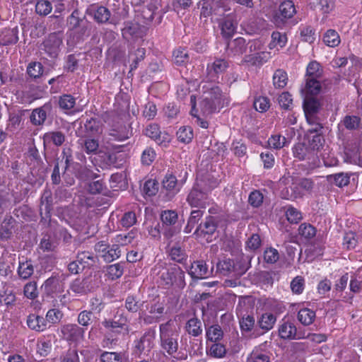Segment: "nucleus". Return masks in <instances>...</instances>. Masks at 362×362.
<instances>
[{"label": "nucleus", "mask_w": 362, "mask_h": 362, "mask_svg": "<svg viewBox=\"0 0 362 362\" xmlns=\"http://www.w3.org/2000/svg\"><path fill=\"white\" fill-rule=\"evenodd\" d=\"M83 20L79 17V11L74 10L67 18V25L71 30H74L81 26Z\"/></svg>", "instance_id": "59"}, {"label": "nucleus", "mask_w": 362, "mask_h": 362, "mask_svg": "<svg viewBox=\"0 0 362 362\" xmlns=\"http://www.w3.org/2000/svg\"><path fill=\"white\" fill-rule=\"evenodd\" d=\"M228 67V62L223 59H216L211 66H208L209 74L212 72L214 74H219L223 73Z\"/></svg>", "instance_id": "46"}, {"label": "nucleus", "mask_w": 362, "mask_h": 362, "mask_svg": "<svg viewBox=\"0 0 362 362\" xmlns=\"http://www.w3.org/2000/svg\"><path fill=\"white\" fill-rule=\"evenodd\" d=\"M204 215V211L201 209L193 210L190 213V216L187 221V224L185 228V233H190L195 225L199 222Z\"/></svg>", "instance_id": "40"}, {"label": "nucleus", "mask_w": 362, "mask_h": 362, "mask_svg": "<svg viewBox=\"0 0 362 362\" xmlns=\"http://www.w3.org/2000/svg\"><path fill=\"white\" fill-rule=\"evenodd\" d=\"M169 256L172 260L180 264H184L187 259L185 251L180 246L173 247L169 252Z\"/></svg>", "instance_id": "41"}, {"label": "nucleus", "mask_w": 362, "mask_h": 362, "mask_svg": "<svg viewBox=\"0 0 362 362\" xmlns=\"http://www.w3.org/2000/svg\"><path fill=\"white\" fill-rule=\"evenodd\" d=\"M52 10V4L47 0H39L35 4V12L41 16H47Z\"/></svg>", "instance_id": "47"}, {"label": "nucleus", "mask_w": 362, "mask_h": 362, "mask_svg": "<svg viewBox=\"0 0 362 362\" xmlns=\"http://www.w3.org/2000/svg\"><path fill=\"white\" fill-rule=\"evenodd\" d=\"M88 14L93 16L95 22L99 24L111 23L115 24L114 19L111 18L110 11L105 6H98L96 8H91Z\"/></svg>", "instance_id": "13"}, {"label": "nucleus", "mask_w": 362, "mask_h": 362, "mask_svg": "<svg viewBox=\"0 0 362 362\" xmlns=\"http://www.w3.org/2000/svg\"><path fill=\"white\" fill-rule=\"evenodd\" d=\"M237 23L231 18H225L221 23V34L226 39L233 37L235 33Z\"/></svg>", "instance_id": "26"}, {"label": "nucleus", "mask_w": 362, "mask_h": 362, "mask_svg": "<svg viewBox=\"0 0 362 362\" xmlns=\"http://www.w3.org/2000/svg\"><path fill=\"white\" fill-rule=\"evenodd\" d=\"M276 321V316L272 313L262 314L257 321V325L263 330V333L272 329Z\"/></svg>", "instance_id": "22"}, {"label": "nucleus", "mask_w": 362, "mask_h": 362, "mask_svg": "<svg viewBox=\"0 0 362 362\" xmlns=\"http://www.w3.org/2000/svg\"><path fill=\"white\" fill-rule=\"evenodd\" d=\"M286 216L287 220L291 223H298L302 218L301 213L291 206H288Z\"/></svg>", "instance_id": "61"}, {"label": "nucleus", "mask_w": 362, "mask_h": 362, "mask_svg": "<svg viewBox=\"0 0 362 362\" xmlns=\"http://www.w3.org/2000/svg\"><path fill=\"white\" fill-rule=\"evenodd\" d=\"M58 105L62 110L67 112L74 107L76 105V98L71 95H63L59 97Z\"/></svg>", "instance_id": "39"}, {"label": "nucleus", "mask_w": 362, "mask_h": 362, "mask_svg": "<svg viewBox=\"0 0 362 362\" xmlns=\"http://www.w3.org/2000/svg\"><path fill=\"white\" fill-rule=\"evenodd\" d=\"M288 81L287 74L282 69H277L273 76V84L275 88H284Z\"/></svg>", "instance_id": "43"}, {"label": "nucleus", "mask_w": 362, "mask_h": 362, "mask_svg": "<svg viewBox=\"0 0 362 362\" xmlns=\"http://www.w3.org/2000/svg\"><path fill=\"white\" fill-rule=\"evenodd\" d=\"M103 325L107 329H114L115 328L124 329L127 334L129 332V326L127 325V318L122 317L118 320H105L102 322Z\"/></svg>", "instance_id": "34"}, {"label": "nucleus", "mask_w": 362, "mask_h": 362, "mask_svg": "<svg viewBox=\"0 0 362 362\" xmlns=\"http://www.w3.org/2000/svg\"><path fill=\"white\" fill-rule=\"evenodd\" d=\"M293 151L294 156L301 160L315 159L316 157V153L312 151L303 143L296 144Z\"/></svg>", "instance_id": "20"}, {"label": "nucleus", "mask_w": 362, "mask_h": 362, "mask_svg": "<svg viewBox=\"0 0 362 362\" xmlns=\"http://www.w3.org/2000/svg\"><path fill=\"white\" fill-rule=\"evenodd\" d=\"M303 107L305 115L317 114L321 107V104L319 100L315 97L305 95Z\"/></svg>", "instance_id": "23"}, {"label": "nucleus", "mask_w": 362, "mask_h": 362, "mask_svg": "<svg viewBox=\"0 0 362 362\" xmlns=\"http://www.w3.org/2000/svg\"><path fill=\"white\" fill-rule=\"evenodd\" d=\"M26 324L30 329L37 332H43L47 328L45 318L35 314H30L27 317Z\"/></svg>", "instance_id": "18"}, {"label": "nucleus", "mask_w": 362, "mask_h": 362, "mask_svg": "<svg viewBox=\"0 0 362 362\" xmlns=\"http://www.w3.org/2000/svg\"><path fill=\"white\" fill-rule=\"evenodd\" d=\"M221 107V106L218 105V100L214 102L211 100V98H207L206 95L200 103L201 110L206 115L214 113Z\"/></svg>", "instance_id": "30"}, {"label": "nucleus", "mask_w": 362, "mask_h": 362, "mask_svg": "<svg viewBox=\"0 0 362 362\" xmlns=\"http://www.w3.org/2000/svg\"><path fill=\"white\" fill-rule=\"evenodd\" d=\"M177 136L180 141L182 143H189L193 138L192 130L189 127H182L177 132Z\"/></svg>", "instance_id": "55"}, {"label": "nucleus", "mask_w": 362, "mask_h": 362, "mask_svg": "<svg viewBox=\"0 0 362 362\" xmlns=\"http://www.w3.org/2000/svg\"><path fill=\"white\" fill-rule=\"evenodd\" d=\"M44 141L52 143L57 146H60L65 141V135L59 131L49 132L44 134Z\"/></svg>", "instance_id": "31"}, {"label": "nucleus", "mask_w": 362, "mask_h": 362, "mask_svg": "<svg viewBox=\"0 0 362 362\" xmlns=\"http://www.w3.org/2000/svg\"><path fill=\"white\" fill-rule=\"evenodd\" d=\"M144 134L154 140L158 144L169 142V136L166 133H162L157 124L151 123L148 124L143 131Z\"/></svg>", "instance_id": "12"}, {"label": "nucleus", "mask_w": 362, "mask_h": 362, "mask_svg": "<svg viewBox=\"0 0 362 362\" xmlns=\"http://www.w3.org/2000/svg\"><path fill=\"white\" fill-rule=\"evenodd\" d=\"M143 303H141L134 296H129L125 300V308L131 313H136L141 309Z\"/></svg>", "instance_id": "54"}, {"label": "nucleus", "mask_w": 362, "mask_h": 362, "mask_svg": "<svg viewBox=\"0 0 362 362\" xmlns=\"http://www.w3.org/2000/svg\"><path fill=\"white\" fill-rule=\"evenodd\" d=\"M321 74L320 64L315 61L311 62L307 67L308 78H318Z\"/></svg>", "instance_id": "60"}, {"label": "nucleus", "mask_w": 362, "mask_h": 362, "mask_svg": "<svg viewBox=\"0 0 362 362\" xmlns=\"http://www.w3.org/2000/svg\"><path fill=\"white\" fill-rule=\"evenodd\" d=\"M83 149L87 154H95L99 148V141L98 139L90 137H86L78 141Z\"/></svg>", "instance_id": "27"}, {"label": "nucleus", "mask_w": 362, "mask_h": 362, "mask_svg": "<svg viewBox=\"0 0 362 362\" xmlns=\"http://www.w3.org/2000/svg\"><path fill=\"white\" fill-rule=\"evenodd\" d=\"M52 110L51 103H47L42 106L34 109L30 116V122L35 126L42 125L47 119V114H49Z\"/></svg>", "instance_id": "11"}, {"label": "nucleus", "mask_w": 362, "mask_h": 362, "mask_svg": "<svg viewBox=\"0 0 362 362\" xmlns=\"http://www.w3.org/2000/svg\"><path fill=\"white\" fill-rule=\"evenodd\" d=\"M86 132L90 135H95L101 132L100 124L98 120L94 118L87 119L85 124Z\"/></svg>", "instance_id": "49"}, {"label": "nucleus", "mask_w": 362, "mask_h": 362, "mask_svg": "<svg viewBox=\"0 0 362 362\" xmlns=\"http://www.w3.org/2000/svg\"><path fill=\"white\" fill-rule=\"evenodd\" d=\"M44 71V67L40 62H30L27 67V74L34 79L40 78Z\"/></svg>", "instance_id": "45"}, {"label": "nucleus", "mask_w": 362, "mask_h": 362, "mask_svg": "<svg viewBox=\"0 0 362 362\" xmlns=\"http://www.w3.org/2000/svg\"><path fill=\"white\" fill-rule=\"evenodd\" d=\"M163 187L169 192V196L170 197L180 190L177 187V178L172 174H167L165 176L163 180Z\"/></svg>", "instance_id": "28"}, {"label": "nucleus", "mask_w": 362, "mask_h": 362, "mask_svg": "<svg viewBox=\"0 0 362 362\" xmlns=\"http://www.w3.org/2000/svg\"><path fill=\"white\" fill-rule=\"evenodd\" d=\"M288 141L280 134L272 135L268 140V145L274 149H281L286 146Z\"/></svg>", "instance_id": "50"}, {"label": "nucleus", "mask_w": 362, "mask_h": 362, "mask_svg": "<svg viewBox=\"0 0 362 362\" xmlns=\"http://www.w3.org/2000/svg\"><path fill=\"white\" fill-rule=\"evenodd\" d=\"M143 191L148 197L155 195L158 191V182L155 180H147L144 183Z\"/></svg>", "instance_id": "62"}, {"label": "nucleus", "mask_w": 362, "mask_h": 362, "mask_svg": "<svg viewBox=\"0 0 362 362\" xmlns=\"http://www.w3.org/2000/svg\"><path fill=\"white\" fill-rule=\"evenodd\" d=\"M234 270V263L230 259L219 261L216 264V272L223 276L229 275Z\"/></svg>", "instance_id": "37"}, {"label": "nucleus", "mask_w": 362, "mask_h": 362, "mask_svg": "<svg viewBox=\"0 0 362 362\" xmlns=\"http://www.w3.org/2000/svg\"><path fill=\"white\" fill-rule=\"evenodd\" d=\"M121 255V251L119 250V247L118 245H113L111 248H109L107 250L106 253L102 255L104 260L110 262L117 258H119Z\"/></svg>", "instance_id": "57"}, {"label": "nucleus", "mask_w": 362, "mask_h": 362, "mask_svg": "<svg viewBox=\"0 0 362 362\" xmlns=\"http://www.w3.org/2000/svg\"><path fill=\"white\" fill-rule=\"evenodd\" d=\"M156 332L153 329H147L142 337L135 342L134 354L139 358L142 354L148 355L153 347Z\"/></svg>", "instance_id": "6"}, {"label": "nucleus", "mask_w": 362, "mask_h": 362, "mask_svg": "<svg viewBox=\"0 0 362 362\" xmlns=\"http://www.w3.org/2000/svg\"><path fill=\"white\" fill-rule=\"evenodd\" d=\"M122 34L124 38L130 40L142 37L145 33H144L143 29L139 23L127 21L124 23Z\"/></svg>", "instance_id": "14"}, {"label": "nucleus", "mask_w": 362, "mask_h": 362, "mask_svg": "<svg viewBox=\"0 0 362 362\" xmlns=\"http://www.w3.org/2000/svg\"><path fill=\"white\" fill-rule=\"evenodd\" d=\"M217 185L216 180L210 181L209 176L197 181L187 197V202L192 207L204 209L209 205V192Z\"/></svg>", "instance_id": "1"}, {"label": "nucleus", "mask_w": 362, "mask_h": 362, "mask_svg": "<svg viewBox=\"0 0 362 362\" xmlns=\"http://www.w3.org/2000/svg\"><path fill=\"white\" fill-rule=\"evenodd\" d=\"M90 282V277H86L83 279H76L71 284L70 289L78 294H86L93 288Z\"/></svg>", "instance_id": "17"}, {"label": "nucleus", "mask_w": 362, "mask_h": 362, "mask_svg": "<svg viewBox=\"0 0 362 362\" xmlns=\"http://www.w3.org/2000/svg\"><path fill=\"white\" fill-rule=\"evenodd\" d=\"M324 42L329 47H334L340 43V37L338 33L332 29L328 30L323 36Z\"/></svg>", "instance_id": "38"}, {"label": "nucleus", "mask_w": 362, "mask_h": 362, "mask_svg": "<svg viewBox=\"0 0 362 362\" xmlns=\"http://www.w3.org/2000/svg\"><path fill=\"white\" fill-rule=\"evenodd\" d=\"M62 44V37L60 33H50L43 42L44 50L51 57H56L59 47Z\"/></svg>", "instance_id": "9"}, {"label": "nucleus", "mask_w": 362, "mask_h": 362, "mask_svg": "<svg viewBox=\"0 0 362 362\" xmlns=\"http://www.w3.org/2000/svg\"><path fill=\"white\" fill-rule=\"evenodd\" d=\"M136 223V216L134 211L125 212L122 218L120 219V223L122 227L129 228L134 226Z\"/></svg>", "instance_id": "58"}, {"label": "nucleus", "mask_w": 362, "mask_h": 362, "mask_svg": "<svg viewBox=\"0 0 362 362\" xmlns=\"http://www.w3.org/2000/svg\"><path fill=\"white\" fill-rule=\"evenodd\" d=\"M76 257L83 269L94 266L97 262V257L88 251L78 252Z\"/></svg>", "instance_id": "25"}, {"label": "nucleus", "mask_w": 362, "mask_h": 362, "mask_svg": "<svg viewBox=\"0 0 362 362\" xmlns=\"http://www.w3.org/2000/svg\"><path fill=\"white\" fill-rule=\"evenodd\" d=\"M63 338L71 343H78L83 339L85 330L76 324H67L62 326Z\"/></svg>", "instance_id": "8"}, {"label": "nucleus", "mask_w": 362, "mask_h": 362, "mask_svg": "<svg viewBox=\"0 0 362 362\" xmlns=\"http://www.w3.org/2000/svg\"><path fill=\"white\" fill-rule=\"evenodd\" d=\"M18 30L14 28H3L0 30V45L8 46L16 44L18 40Z\"/></svg>", "instance_id": "16"}, {"label": "nucleus", "mask_w": 362, "mask_h": 362, "mask_svg": "<svg viewBox=\"0 0 362 362\" xmlns=\"http://www.w3.org/2000/svg\"><path fill=\"white\" fill-rule=\"evenodd\" d=\"M247 362H270V357L267 354L254 350L248 357Z\"/></svg>", "instance_id": "63"}, {"label": "nucleus", "mask_w": 362, "mask_h": 362, "mask_svg": "<svg viewBox=\"0 0 362 362\" xmlns=\"http://www.w3.org/2000/svg\"><path fill=\"white\" fill-rule=\"evenodd\" d=\"M255 319L252 315H244L240 319L239 324L241 331L245 333L250 332L255 326Z\"/></svg>", "instance_id": "36"}, {"label": "nucleus", "mask_w": 362, "mask_h": 362, "mask_svg": "<svg viewBox=\"0 0 362 362\" xmlns=\"http://www.w3.org/2000/svg\"><path fill=\"white\" fill-rule=\"evenodd\" d=\"M146 49L144 48H138L134 52L129 54V57L132 59V63L130 65V71L138 67L139 62L144 59Z\"/></svg>", "instance_id": "48"}, {"label": "nucleus", "mask_w": 362, "mask_h": 362, "mask_svg": "<svg viewBox=\"0 0 362 362\" xmlns=\"http://www.w3.org/2000/svg\"><path fill=\"white\" fill-rule=\"evenodd\" d=\"M101 362H122V354L105 351L100 355Z\"/></svg>", "instance_id": "64"}, {"label": "nucleus", "mask_w": 362, "mask_h": 362, "mask_svg": "<svg viewBox=\"0 0 362 362\" xmlns=\"http://www.w3.org/2000/svg\"><path fill=\"white\" fill-rule=\"evenodd\" d=\"M123 274V267L120 264H114L107 267L106 275L111 280H115Z\"/></svg>", "instance_id": "53"}, {"label": "nucleus", "mask_w": 362, "mask_h": 362, "mask_svg": "<svg viewBox=\"0 0 362 362\" xmlns=\"http://www.w3.org/2000/svg\"><path fill=\"white\" fill-rule=\"evenodd\" d=\"M316 317L315 313L309 308H303L298 311V320L303 325H311Z\"/></svg>", "instance_id": "33"}, {"label": "nucleus", "mask_w": 362, "mask_h": 362, "mask_svg": "<svg viewBox=\"0 0 362 362\" xmlns=\"http://www.w3.org/2000/svg\"><path fill=\"white\" fill-rule=\"evenodd\" d=\"M221 217L220 216H209L205 218L197 228L194 233L197 235H212L216 230Z\"/></svg>", "instance_id": "10"}, {"label": "nucleus", "mask_w": 362, "mask_h": 362, "mask_svg": "<svg viewBox=\"0 0 362 362\" xmlns=\"http://www.w3.org/2000/svg\"><path fill=\"white\" fill-rule=\"evenodd\" d=\"M296 13L294 3L291 0L284 1L279 6V13L274 16L273 22L276 26L282 28L286 20L291 18Z\"/></svg>", "instance_id": "7"}, {"label": "nucleus", "mask_w": 362, "mask_h": 362, "mask_svg": "<svg viewBox=\"0 0 362 362\" xmlns=\"http://www.w3.org/2000/svg\"><path fill=\"white\" fill-rule=\"evenodd\" d=\"M131 135L132 133L129 129V127L126 124H116L104 135L103 141L107 145V148L121 152L124 145H117L115 142L124 141L128 139Z\"/></svg>", "instance_id": "3"}, {"label": "nucleus", "mask_w": 362, "mask_h": 362, "mask_svg": "<svg viewBox=\"0 0 362 362\" xmlns=\"http://www.w3.org/2000/svg\"><path fill=\"white\" fill-rule=\"evenodd\" d=\"M42 287L47 295L53 296L63 292L64 284L59 276H52L44 282Z\"/></svg>", "instance_id": "15"}, {"label": "nucleus", "mask_w": 362, "mask_h": 362, "mask_svg": "<svg viewBox=\"0 0 362 362\" xmlns=\"http://www.w3.org/2000/svg\"><path fill=\"white\" fill-rule=\"evenodd\" d=\"M206 336L207 340L216 342L223 338V332L220 325H214L206 329Z\"/></svg>", "instance_id": "35"}, {"label": "nucleus", "mask_w": 362, "mask_h": 362, "mask_svg": "<svg viewBox=\"0 0 362 362\" xmlns=\"http://www.w3.org/2000/svg\"><path fill=\"white\" fill-rule=\"evenodd\" d=\"M189 274L192 279H203L208 274V268L203 260L196 261L192 264Z\"/></svg>", "instance_id": "21"}, {"label": "nucleus", "mask_w": 362, "mask_h": 362, "mask_svg": "<svg viewBox=\"0 0 362 362\" xmlns=\"http://www.w3.org/2000/svg\"><path fill=\"white\" fill-rule=\"evenodd\" d=\"M279 334L284 339H300L302 337L298 336L296 327L293 323L285 322L280 325L279 328Z\"/></svg>", "instance_id": "19"}, {"label": "nucleus", "mask_w": 362, "mask_h": 362, "mask_svg": "<svg viewBox=\"0 0 362 362\" xmlns=\"http://www.w3.org/2000/svg\"><path fill=\"white\" fill-rule=\"evenodd\" d=\"M160 340L161 347L169 355H173L178 349V332L176 329L172 320L159 326Z\"/></svg>", "instance_id": "2"}, {"label": "nucleus", "mask_w": 362, "mask_h": 362, "mask_svg": "<svg viewBox=\"0 0 362 362\" xmlns=\"http://www.w3.org/2000/svg\"><path fill=\"white\" fill-rule=\"evenodd\" d=\"M306 95L314 97L321 91V83L317 78H307L305 84Z\"/></svg>", "instance_id": "32"}, {"label": "nucleus", "mask_w": 362, "mask_h": 362, "mask_svg": "<svg viewBox=\"0 0 362 362\" xmlns=\"http://www.w3.org/2000/svg\"><path fill=\"white\" fill-rule=\"evenodd\" d=\"M52 199L49 193L45 192L41 198V206L40 209L42 218L50 217L52 210Z\"/></svg>", "instance_id": "29"}, {"label": "nucleus", "mask_w": 362, "mask_h": 362, "mask_svg": "<svg viewBox=\"0 0 362 362\" xmlns=\"http://www.w3.org/2000/svg\"><path fill=\"white\" fill-rule=\"evenodd\" d=\"M34 272V268L31 261H25L24 262H19L18 274L23 279H27L31 276Z\"/></svg>", "instance_id": "44"}, {"label": "nucleus", "mask_w": 362, "mask_h": 362, "mask_svg": "<svg viewBox=\"0 0 362 362\" xmlns=\"http://www.w3.org/2000/svg\"><path fill=\"white\" fill-rule=\"evenodd\" d=\"M185 330L192 337L200 336L203 332L202 321L196 317L190 318L186 323Z\"/></svg>", "instance_id": "24"}, {"label": "nucleus", "mask_w": 362, "mask_h": 362, "mask_svg": "<svg viewBox=\"0 0 362 362\" xmlns=\"http://www.w3.org/2000/svg\"><path fill=\"white\" fill-rule=\"evenodd\" d=\"M64 316L63 313L59 309L53 308L47 311L45 320L46 323L57 324L59 323Z\"/></svg>", "instance_id": "51"}, {"label": "nucleus", "mask_w": 362, "mask_h": 362, "mask_svg": "<svg viewBox=\"0 0 362 362\" xmlns=\"http://www.w3.org/2000/svg\"><path fill=\"white\" fill-rule=\"evenodd\" d=\"M160 219L163 226L165 227L164 236L167 238H172L179 233L181 226L178 223V215L174 210H165L162 211Z\"/></svg>", "instance_id": "5"}, {"label": "nucleus", "mask_w": 362, "mask_h": 362, "mask_svg": "<svg viewBox=\"0 0 362 362\" xmlns=\"http://www.w3.org/2000/svg\"><path fill=\"white\" fill-rule=\"evenodd\" d=\"M160 279L166 286L176 285L179 288L185 286V272L177 264L170 265L160 274Z\"/></svg>", "instance_id": "4"}, {"label": "nucleus", "mask_w": 362, "mask_h": 362, "mask_svg": "<svg viewBox=\"0 0 362 362\" xmlns=\"http://www.w3.org/2000/svg\"><path fill=\"white\" fill-rule=\"evenodd\" d=\"M330 182H333L338 187L346 186L349 183V177L343 173L331 175L328 177Z\"/></svg>", "instance_id": "56"}, {"label": "nucleus", "mask_w": 362, "mask_h": 362, "mask_svg": "<svg viewBox=\"0 0 362 362\" xmlns=\"http://www.w3.org/2000/svg\"><path fill=\"white\" fill-rule=\"evenodd\" d=\"M272 42L269 44L270 49L274 48L276 45H279L280 47H284L287 42L286 35L278 31L272 33Z\"/></svg>", "instance_id": "52"}, {"label": "nucleus", "mask_w": 362, "mask_h": 362, "mask_svg": "<svg viewBox=\"0 0 362 362\" xmlns=\"http://www.w3.org/2000/svg\"><path fill=\"white\" fill-rule=\"evenodd\" d=\"M361 117L356 115H346L341 123L344 126V127L350 131L357 129L361 124Z\"/></svg>", "instance_id": "42"}]
</instances>
